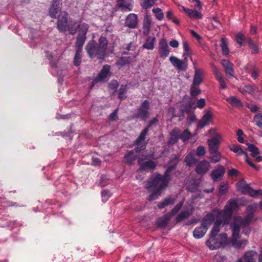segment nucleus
<instances>
[{"instance_id":"f257e3e1","label":"nucleus","mask_w":262,"mask_h":262,"mask_svg":"<svg viewBox=\"0 0 262 262\" xmlns=\"http://www.w3.org/2000/svg\"><path fill=\"white\" fill-rule=\"evenodd\" d=\"M252 218V215L251 214L248 215L245 219H243L240 216H234L230 224V228L232 232V243L235 248H244L247 244L246 239H238L240 228L245 229L244 232L246 235H248L250 232L248 226Z\"/></svg>"},{"instance_id":"f03ea898","label":"nucleus","mask_w":262,"mask_h":262,"mask_svg":"<svg viewBox=\"0 0 262 262\" xmlns=\"http://www.w3.org/2000/svg\"><path fill=\"white\" fill-rule=\"evenodd\" d=\"M169 180L170 176L166 175L165 172L163 176L157 174L152 177L146 187L149 192L152 191L148 200L154 201L160 195L162 191L167 186Z\"/></svg>"},{"instance_id":"7ed1b4c3","label":"nucleus","mask_w":262,"mask_h":262,"mask_svg":"<svg viewBox=\"0 0 262 262\" xmlns=\"http://www.w3.org/2000/svg\"><path fill=\"white\" fill-rule=\"evenodd\" d=\"M107 40L104 37H101L97 43L94 40L89 41L85 47L86 51L91 58L97 57L103 59L106 54Z\"/></svg>"},{"instance_id":"20e7f679","label":"nucleus","mask_w":262,"mask_h":262,"mask_svg":"<svg viewBox=\"0 0 262 262\" xmlns=\"http://www.w3.org/2000/svg\"><path fill=\"white\" fill-rule=\"evenodd\" d=\"M68 13L63 11L60 13L57 18V28L60 32L66 33L68 31L69 34L74 35L76 33V29L75 25L77 24V21H71L68 23Z\"/></svg>"},{"instance_id":"39448f33","label":"nucleus","mask_w":262,"mask_h":262,"mask_svg":"<svg viewBox=\"0 0 262 262\" xmlns=\"http://www.w3.org/2000/svg\"><path fill=\"white\" fill-rule=\"evenodd\" d=\"M228 243L227 235L223 233L215 235H209V237L206 242V245L211 250H215L224 246Z\"/></svg>"},{"instance_id":"423d86ee","label":"nucleus","mask_w":262,"mask_h":262,"mask_svg":"<svg viewBox=\"0 0 262 262\" xmlns=\"http://www.w3.org/2000/svg\"><path fill=\"white\" fill-rule=\"evenodd\" d=\"M149 102L147 100L143 102L139 108L137 113L133 116V118H140L145 120L149 117Z\"/></svg>"},{"instance_id":"0eeeda50","label":"nucleus","mask_w":262,"mask_h":262,"mask_svg":"<svg viewBox=\"0 0 262 262\" xmlns=\"http://www.w3.org/2000/svg\"><path fill=\"white\" fill-rule=\"evenodd\" d=\"M237 207V205L235 201L230 200L228 201L223 213H219L220 216H222L223 217L225 218V220L223 224V225L228 223V221L230 217L233 210L235 209Z\"/></svg>"},{"instance_id":"6e6552de","label":"nucleus","mask_w":262,"mask_h":262,"mask_svg":"<svg viewBox=\"0 0 262 262\" xmlns=\"http://www.w3.org/2000/svg\"><path fill=\"white\" fill-rule=\"evenodd\" d=\"M146 158L145 156H142L139 158L138 164L140 165V170L144 171L154 170L157 165V162L152 160L144 161Z\"/></svg>"},{"instance_id":"1a4fd4ad","label":"nucleus","mask_w":262,"mask_h":262,"mask_svg":"<svg viewBox=\"0 0 262 262\" xmlns=\"http://www.w3.org/2000/svg\"><path fill=\"white\" fill-rule=\"evenodd\" d=\"M110 76V66L106 64L103 67L98 76L92 82L91 87H93L96 83L106 81Z\"/></svg>"},{"instance_id":"9d476101","label":"nucleus","mask_w":262,"mask_h":262,"mask_svg":"<svg viewBox=\"0 0 262 262\" xmlns=\"http://www.w3.org/2000/svg\"><path fill=\"white\" fill-rule=\"evenodd\" d=\"M221 139V135H216L215 137L208 140L207 143L210 154H212L213 152H215L218 151Z\"/></svg>"},{"instance_id":"9b49d317","label":"nucleus","mask_w":262,"mask_h":262,"mask_svg":"<svg viewBox=\"0 0 262 262\" xmlns=\"http://www.w3.org/2000/svg\"><path fill=\"white\" fill-rule=\"evenodd\" d=\"M169 61L179 71H185L187 68V59L180 60L177 57L171 56Z\"/></svg>"},{"instance_id":"f8f14e48","label":"nucleus","mask_w":262,"mask_h":262,"mask_svg":"<svg viewBox=\"0 0 262 262\" xmlns=\"http://www.w3.org/2000/svg\"><path fill=\"white\" fill-rule=\"evenodd\" d=\"M62 5V0H52L49 11V15L52 18H56L58 13L61 10Z\"/></svg>"},{"instance_id":"ddd939ff","label":"nucleus","mask_w":262,"mask_h":262,"mask_svg":"<svg viewBox=\"0 0 262 262\" xmlns=\"http://www.w3.org/2000/svg\"><path fill=\"white\" fill-rule=\"evenodd\" d=\"M148 132V128L146 127L140 133L139 136L136 140V144L137 145V150H142V148L147 144V141H145V136Z\"/></svg>"},{"instance_id":"4468645a","label":"nucleus","mask_w":262,"mask_h":262,"mask_svg":"<svg viewBox=\"0 0 262 262\" xmlns=\"http://www.w3.org/2000/svg\"><path fill=\"white\" fill-rule=\"evenodd\" d=\"M159 52L160 57L162 58H165L169 54L170 50L166 39H161L159 45Z\"/></svg>"},{"instance_id":"2eb2a0df","label":"nucleus","mask_w":262,"mask_h":262,"mask_svg":"<svg viewBox=\"0 0 262 262\" xmlns=\"http://www.w3.org/2000/svg\"><path fill=\"white\" fill-rule=\"evenodd\" d=\"M179 156L173 155L171 158L168 163V168L165 171L166 175L170 176L171 172L173 171L179 161Z\"/></svg>"},{"instance_id":"dca6fc26","label":"nucleus","mask_w":262,"mask_h":262,"mask_svg":"<svg viewBox=\"0 0 262 262\" xmlns=\"http://www.w3.org/2000/svg\"><path fill=\"white\" fill-rule=\"evenodd\" d=\"M210 167L209 162L206 160H203L197 165L195 171L199 174H204L209 170Z\"/></svg>"},{"instance_id":"f3484780","label":"nucleus","mask_w":262,"mask_h":262,"mask_svg":"<svg viewBox=\"0 0 262 262\" xmlns=\"http://www.w3.org/2000/svg\"><path fill=\"white\" fill-rule=\"evenodd\" d=\"M138 17L134 13L129 14L126 18L125 25L130 28H135L137 26Z\"/></svg>"},{"instance_id":"a211bd4d","label":"nucleus","mask_w":262,"mask_h":262,"mask_svg":"<svg viewBox=\"0 0 262 262\" xmlns=\"http://www.w3.org/2000/svg\"><path fill=\"white\" fill-rule=\"evenodd\" d=\"M215 216L216 215L214 212L207 214L203 218L202 225L205 227H206L208 230L209 227L214 221Z\"/></svg>"},{"instance_id":"6ab92c4d","label":"nucleus","mask_w":262,"mask_h":262,"mask_svg":"<svg viewBox=\"0 0 262 262\" xmlns=\"http://www.w3.org/2000/svg\"><path fill=\"white\" fill-rule=\"evenodd\" d=\"M212 70L214 74L215 75V78L219 82L220 86L222 89H225L227 88L226 84L224 80V79L222 77V74L217 68L216 66H215L213 64H211Z\"/></svg>"},{"instance_id":"aec40b11","label":"nucleus","mask_w":262,"mask_h":262,"mask_svg":"<svg viewBox=\"0 0 262 262\" xmlns=\"http://www.w3.org/2000/svg\"><path fill=\"white\" fill-rule=\"evenodd\" d=\"M117 6L123 11H130L133 8L132 0H117Z\"/></svg>"},{"instance_id":"412c9836","label":"nucleus","mask_w":262,"mask_h":262,"mask_svg":"<svg viewBox=\"0 0 262 262\" xmlns=\"http://www.w3.org/2000/svg\"><path fill=\"white\" fill-rule=\"evenodd\" d=\"M221 64L224 67L225 72L227 75L230 77L233 76L234 70L233 68V64L229 60L223 59L221 61Z\"/></svg>"},{"instance_id":"4be33fe9","label":"nucleus","mask_w":262,"mask_h":262,"mask_svg":"<svg viewBox=\"0 0 262 262\" xmlns=\"http://www.w3.org/2000/svg\"><path fill=\"white\" fill-rule=\"evenodd\" d=\"M257 256V253L255 251L250 250L245 252L244 255V261L239 259L236 262H254L255 257Z\"/></svg>"},{"instance_id":"5701e85b","label":"nucleus","mask_w":262,"mask_h":262,"mask_svg":"<svg viewBox=\"0 0 262 262\" xmlns=\"http://www.w3.org/2000/svg\"><path fill=\"white\" fill-rule=\"evenodd\" d=\"M193 211V207L192 206H190L187 209L182 211L177 216L176 218V222L179 223L183 220L188 218L192 213Z\"/></svg>"},{"instance_id":"b1692460","label":"nucleus","mask_w":262,"mask_h":262,"mask_svg":"<svg viewBox=\"0 0 262 262\" xmlns=\"http://www.w3.org/2000/svg\"><path fill=\"white\" fill-rule=\"evenodd\" d=\"M180 130L178 128H174L170 133V138L168 140V144H173L177 142L180 138Z\"/></svg>"},{"instance_id":"393cba45","label":"nucleus","mask_w":262,"mask_h":262,"mask_svg":"<svg viewBox=\"0 0 262 262\" xmlns=\"http://www.w3.org/2000/svg\"><path fill=\"white\" fill-rule=\"evenodd\" d=\"M224 168L222 166H220L216 170L211 172V176L214 181H217L221 179L224 173Z\"/></svg>"},{"instance_id":"a878e982","label":"nucleus","mask_w":262,"mask_h":262,"mask_svg":"<svg viewBox=\"0 0 262 262\" xmlns=\"http://www.w3.org/2000/svg\"><path fill=\"white\" fill-rule=\"evenodd\" d=\"M212 119V114L207 113L205 114L202 117V118L199 121L198 126L202 128L205 126L208 125L211 122Z\"/></svg>"},{"instance_id":"bb28decb","label":"nucleus","mask_w":262,"mask_h":262,"mask_svg":"<svg viewBox=\"0 0 262 262\" xmlns=\"http://www.w3.org/2000/svg\"><path fill=\"white\" fill-rule=\"evenodd\" d=\"M76 30L78 29L79 35L86 36V34L88 31L89 26L85 23H80L76 27L75 26Z\"/></svg>"},{"instance_id":"cd10ccee","label":"nucleus","mask_w":262,"mask_h":262,"mask_svg":"<svg viewBox=\"0 0 262 262\" xmlns=\"http://www.w3.org/2000/svg\"><path fill=\"white\" fill-rule=\"evenodd\" d=\"M207 229L202 225L201 226L196 227L193 232V236L196 238H200L203 237L206 233Z\"/></svg>"},{"instance_id":"c85d7f7f","label":"nucleus","mask_w":262,"mask_h":262,"mask_svg":"<svg viewBox=\"0 0 262 262\" xmlns=\"http://www.w3.org/2000/svg\"><path fill=\"white\" fill-rule=\"evenodd\" d=\"M236 187L238 191L243 194H247L250 187L245 181L242 180L236 184Z\"/></svg>"},{"instance_id":"c756f323","label":"nucleus","mask_w":262,"mask_h":262,"mask_svg":"<svg viewBox=\"0 0 262 262\" xmlns=\"http://www.w3.org/2000/svg\"><path fill=\"white\" fill-rule=\"evenodd\" d=\"M171 219V217L170 214L167 213L164 216L158 219L157 224L160 227H165L167 225Z\"/></svg>"},{"instance_id":"7c9ffc66","label":"nucleus","mask_w":262,"mask_h":262,"mask_svg":"<svg viewBox=\"0 0 262 262\" xmlns=\"http://www.w3.org/2000/svg\"><path fill=\"white\" fill-rule=\"evenodd\" d=\"M182 9L191 18L199 19L202 17L201 13L198 11L186 8L184 7H182Z\"/></svg>"},{"instance_id":"2f4dec72","label":"nucleus","mask_w":262,"mask_h":262,"mask_svg":"<svg viewBox=\"0 0 262 262\" xmlns=\"http://www.w3.org/2000/svg\"><path fill=\"white\" fill-rule=\"evenodd\" d=\"M223 221L221 219H217L214 222L210 234L219 235V232H220V227Z\"/></svg>"},{"instance_id":"473e14b6","label":"nucleus","mask_w":262,"mask_h":262,"mask_svg":"<svg viewBox=\"0 0 262 262\" xmlns=\"http://www.w3.org/2000/svg\"><path fill=\"white\" fill-rule=\"evenodd\" d=\"M156 38L154 36L148 37L143 45V48L148 50H152L155 47Z\"/></svg>"},{"instance_id":"72a5a7b5","label":"nucleus","mask_w":262,"mask_h":262,"mask_svg":"<svg viewBox=\"0 0 262 262\" xmlns=\"http://www.w3.org/2000/svg\"><path fill=\"white\" fill-rule=\"evenodd\" d=\"M151 21L149 18L146 17L144 19L143 25V33L145 35H148L149 34L150 28H151Z\"/></svg>"},{"instance_id":"f704fd0d","label":"nucleus","mask_w":262,"mask_h":262,"mask_svg":"<svg viewBox=\"0 0 262 262\" xmlns=\"http://www.w3.org/2000/svg\"><path fill=\"white\" fill-rule=\"evenodd\" d=\"M86 40V36H83L78 35L76 42V48L79 52L82 51V46Z\"/></svg>"},{"instance_id":"c9c22d12","label":"nucleus","mask_w":262,"mask_h":262,"mask_svg":"<svg viewBox=\"0 0 262 262\" xmlns=\"http://www.w3.org/2000/svg\"><path fill=\"white\" fill-rule=\"evenodd\" d=\"M185 161L188 166H191L195 164L198 160L196 159L194 154L190 152L185 157Z\"/></svg>"},{"instance_id":"e433bc0d","label":"nucleus","mask_w":262,"mask_h":262,"mask_svg":"<svg viewBox=\"0 0 262 262\" xmlns=\"http://www.w3.org/2000/svg\"><path fill=\"white\" fill-rule=\"evenodd\" d=\"M175 202V200L172 199L171 197L169 196L164 199L162 202L159 203L158 206L159 208H164L165 206L173 205Z\"/></svg>"},{"instance_id":"4c0bfd02","label":"nucleus","mask_w":262,"mask_h":262,"mask_svg":"<svg viewBox=\"0 0 262 262\" xmlns=\"http://www.w3.org/2000/svg\"><path fill=\"white\" fill-rule=\"evenodd\" d=\"M227 101L235 107H238L243 106V103L241 101L235 96H231L228 98Z\"/></svg>"},{"instance_id":"58836bf2","label":"nucleus","mask_w":262,"mask_h":262,"mask_svg":"<svg viewBox=\"0 0 262 262\" xmlns=\"http://www.w3.org/2000/svg\"><path fill=\"white\" fill-rule=\"evenodd\" d=\"M202 80V73L199 70H196L193 78V85H199Z\"/></svg>"},{"instance_id":"ea45409f","label":"nucleus","mask_w":262,"mask_h":262,"mask_svg":"<svg viewBox=\"0 0 262 262\" xmlns=\"http://www.w3.org/2000/svg\"><path fill=\"white\" fill-rule=\"evenodd\" d=\"M247 149L251 152V156L253 157H256L259 154L258 148L254 145L247 143Z\"/></svg>"},{"instance_id":"a19ab883","label":"nucleus","mask_w":262,"mask_h":262,"mask_svg":"<svg viewBox=\"0 0 262 262\" xmlns=\"http://www.w3.org/2000/svg\"><path fill=\"white\" fill-rule=\"evenodd\" d=\"M221 47L222 53L225 55H228L229 54V51L228 48V43L225 37H222L221 39Z\"/></svg>"},{"instance_id":"79ce46f5","label":"nucleus","mask_w":262,"mask_h":262,"mask_svg":"<svg viewBox=\"0 0 262 262\" xmlns=\"http://www.w3.org/2000/svg\"><path fill=\"white\" fill-rule=\"evenodd\" d=\"M125 161L128 164H131L136 158V155L132 150L129 151L126 155H125Z\"/></svg>"},{"instance_id":"37998d69","label":"nucleus","mask_w":262,"mask_h":262,"mask_svg":"<svg viewBox=\"0 0 262 262\" xmlns=\"http://www.w3.org/2000/svg\"><path fill=\"white\" fill-rule=\"evenodd\" d=\"M132 61V58L130 57H121L118 60L116 64L118 66H123L126 64H129Z\"/></svg>"},{"instance_id":"c03bdc74","label":"nucleus","mask_w":262,"mask_h":262,"mask_svg":"<svg viewBox=\"0 0 262 262\" xmlns=\"http://www.w3.org/2000/svg\"><path fill=\"white\" fill-rule=\"evenodd\" d=\"M248 44L250 48L252 50V53L257 54L258 53V46L251 38H249L248 40Z\"/></svg>"},{"instance_id":"a18cd8bd","label":"nucleus","mask_w":262,"mask_h":262,"mask_svg":"<svg viewBox=\"0 0 262 262\" xmlns=\"http://www.w3.org/2000/svg\"><path fill=\"white\" fill-rule=\"evenodd\" d=\"M257 207V204L256 203H253L248 205L246 208L247 211L249 213L248 215H247L245 218H243L245 219L248 215L251 214L252 215V217H253V212L255 211ZM253 218H252V219Z\"/></svg>"},{"instance_id":"49530a36","label":"nucleus","mask_w":262,"mask_h":262,"mask_svg":"<svg viewBox=\"0 0 262 262\" xmlns=\"http://www.w3.org/2000/svg\"><path fill=\"white\" fill-rule=\"evenodd\" d=\"M230 150L234 152L237 153L239 155H244L245 156L246 152L243 150L241 146L237 144L233 145L231 148Z\"/></svg>"},{"instance_id":"de8ad7c7","label":"nucleus","mask_w":262,"mask_h":262,"mask_svg":"<svg viewBox=\"0 0 262 262\" xmlns=\"http://www.w3.org/2000/svg\"><path fill=\"white\" fill-rule=\"evenodd\" d=\"M212 155V156H211L209 158L212 163H215L220 161L221 159V155L218 151L215 152H213Z\"/></svg>"},{"instance_id":"09e8293b","label":"nucleus","mask_w":262,"mask_h":262,"mask_svg":"<svg viewBox=\"0 0 262 262\" xmlns=\"http://www.w3.org/2000/svg\"><path fill=\"white\" fill-rule=\"evenodd\" d=\"M155 5V2L152 0H144L141 3V5L144 9H148Z\"/></svg>"},{"instance_id":"8fccbe9b","label":"nucleus","mask_w":262,"mask_h":262,"mask_svg":"<svg viewBox=\"0 0 262 262\" xmlns=\"http://www.w3.org/2000/svg\"><path fill=\"white\" fill-rule=\"evenodd\" d=\"M152 12L156 15V18L159 20H162L164 17V14L162 12L161 9L159 8H154L152 9Z\"/></svg>"},{"instance_id":"3c124183","label":"nucleus","mask_w":262,"mask_h":262,"mask_svg":"<svg viewBox=\"0 0 262 262\" xmlns=\"http://www.w3.org/2000/svg\"><path fill=\"white\" fill-rule=\"evenodd\" d=\"M183 204V201H181L179 204L176 205V206L172 209L171 212L168 213V214H170L171 217L173 216L176 213L178 212L181 208L182 207Z\"/></svg>"},{"instance_id":"603ef678","label":"nucleus","mask_w":262,"mask_h":262,"mask_svg":"<svg viewBox=\"0 0 262 262\" xmlns=\"http://www.w3.org/2000/svg\"><path fill=\"white\" fill-rule=\"evenodd\" d=\"M126 85H122L119 90V98L121 100L124 99L126 98Z\"/></svg>"},{"instance_id":"864d4df0","label":"nucleus","mask_w":262,"mask_h":262,"mask_svg":"<svg viewBox=\"0 0 262 262\" xmlns=\"http://www.w3.org/2000/svg\"><path fill=\"white\" fill-rule=\"evenodd\" d=\"M179 136L180 138L185 142L189 139L190 133L187 129H186L182 134H180Z\"/></svg>"},{"instance_id":"5fc2aeb1","label":"nucleus","mask_w":262,"mask_h":262,"mask_svg":"<svg viewBox=\"0 0 262 262\" xmlns=\"http://www.w3.org/2000/svg\"><path fill=\"white\" fill-rule=\"evenodd\" d=\"M254 120L256 124L260 128H262V114H257L255 115Z\"/></svg>"},{"instance_id":"6e6d98bb","label":"nucleus","mask_w":262,"mask_h":262,"mask_svg":"<svg viewBox=\"0 0 262 262\" xmlns=\"http://www.w3.org/2000/svg\"><path fill=\"white\" fill-rule=\"evenodd\" d=\"M244 90L249 93L253 94L255 91H258V89L255 85H246L244 87Z\"/></svg>"},{"instance_id":"4d7b16f0","label":"nucleus","mask_w":262,"mask_h":262,"mask_svg":"<svg viewBox=\"0 0 262 262\" xmlns=\"http://www.w3.org/2000/svg\"><path fill=\"white\" fill-rule=\"evenodd\" d=\"M195 85L192 84L190 88V94L193 97L197 96L201 93L200 90Z\"/></svg>"},{"instance_id":"13d9d810","label":"nucleus","mask_w":262,"mask_h":262,"mask_svg":"<svg viewBox=\"0 0 262 262\" xmlns=\"http://www.w3.org/2000/svg\"><path fill=\"white\" fill-rule=\"evenodd\" d=\"M81 52H79V50H77L76 54L74 57V64L75 66H78L81 63V55L80 54Z\"/></svg>"},{"instance_id":"bf43d9fd","label":"nucleus","mask_w":262,"mask_h":262,"mask_svg":"<svg viewBox=\"0 0 262 262\" xmlns=\"http://www.w3.org/2000/svg\"><path fill=\"white\" fill-rule=\"evenodd\" d=\"M261 192L262 191L261 190H253L251 187H250L248 194H249L252 197H255L259 194L261 193Z\"/></svg>"},{"instance_id":"052dcab7","label":"nucleus","mask_w":262,"mask_h":262,"mask_svg":"<svg viewBox=\"0 0 262 262\" xmlns=\"http://www.w3.org/2000/svg\"><path fill=\"white\" fill-rule=\"evenodd\" d=\"M236 41L238 43L240 47L243 46V41L244 40V36L242 33H238L235 38Z\"/></svg>"},{"instance_id":"680f3d73","label":"nucleus","mask_w":262,"mask_h":262,"mask_svg":"<svg viewBox=\"0 0 262 262\" xmlns=\"http://www.w3.org/2000/svg\"><path fill=\"white\" fill-rule=\"evenodd\" d=\"M228 185L227 184H222L219 188V192L222 194H225L228 190Z\"/></svg>"},{"instance_id":"e2e57ef3","label":"nucleus","mask_w":262,"mask_h":262,"mask_svg":"<svg viewBox=\"0 0 262 262\" xmlns=\"http://www.w3.org/2000/svg\"><path fill=\"white\" fill-rule=\"evenodd\" d=\"M196 154L199 156L204 155L205 154V147L203 146H198L196 149Z\"/></svg>"},{"instance_id":"0e129e2a","label":"nucleus","mask_w":262,"mask_h":262,"mask_svg":"<svg viewBox=\"0 0 262 262\" xmlns=\"http://www.w3.org/2000/svg\"><path fill=\"white\" fill-rule=\"evenodd\" d=\"M244 132L242 129H238L236 132V135L238 136L237 140L239 143H244V139L242 137L243 135Z\"/></svg>"},{"instance_id":"69168bd1","label":"nucleus","mask_w":262,"mask_h":262,"mask_svg":"<svg viewBox=\"0 0 262 262\" xmlns=\"http://www.w3.org/2000/svg\"><path fill=\"white\" fill-rule=\"evenodd\" d=\"M182 45L183 49L185 51V54L188 55L189 54V47L188 42H187V41L184 40L183 41Z\"/></svg>"},{"instance_id":"338daca9","label":"nucleus","mask_w":262,"mask_h":262,"mask_svg":"<svg viewBox=\"0 0 262 262\" xmlns=\"http://www.w3.org/2000/svg\"><path fill=\"white\" fill-rule=\"evenodd\" d=\"M245 159H246V161L247 162V163L251 166L252 167V168L256 169V170H258V168L256 166V165L253 163L250 160V159L249 158L248 156V155L247 154H245Z\"/></svg>"},{"instance_id":"774afa93","label":"nucleus","mask_w":262,"mask_h":262,"mask_svg":"<svg viewBox=\"0 0 262 262\" xmlns=\"http://www.w3.org/2000/svg\"><path fill=\"white\" fill-rule=\"evenodd\" d=\"M239 173L237 170L234 168L231 169L228 171V174L230 177L237 176Z\"/></svg>"}]
</instances>
